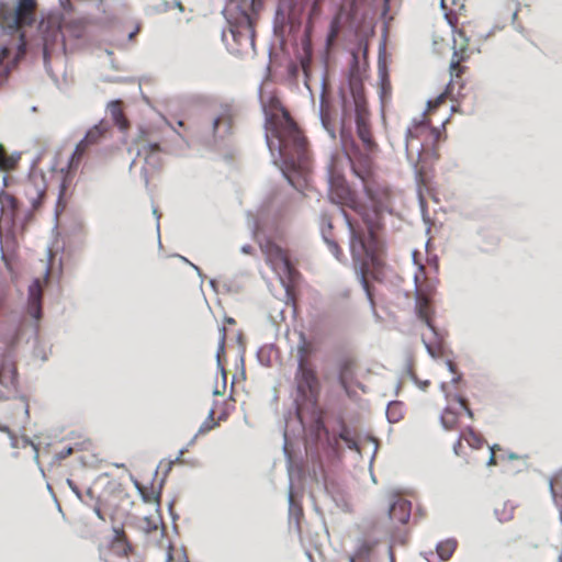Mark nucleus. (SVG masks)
<instances>
[{
    "mask_svg": "<svg viewBox=\"0 0 562 562\" xmlns=\"http://www.w3.org/2000/svg\"><path fill=\"white\" fill-rule=\"evenodd\" d=\"M412 503L400 495H392L389 516L394 522L406 525L409 521Z\"/></svg>",
    "mask_w": 562,
    "mask_h": 562,
    "instance_id": "obj_16",
    "label": "nucleus"
},
{
    "mask_svg": "<svg viewBox=\"0 0 562 562\" xmlns=\"http://www.w3.org/2000/svg\"><path fill=\"white\" fill-rule=\"evenodd\" d=\"M375 542L363 541L356 550L355 558L359 561H369Z\"/></svg>",
    "mask_w": 562,
    "mask_h": 562,
    "instance_id": "obj_29",
    "label": "nucleus"
},
{
    "mask_svg": "<svg viewBox=\"0 0 562 562\" xmlns=\"http://www.w3.org/2000/svg\"><path fill=\"white\" fill-rule=\"evenodd\" d=\"M69 484H70V486H71L72 491H74L78 496H80L79 491H78L76 487H74V486H72L71 482H69Z\"/></svg>",
    "mask_w": 562,
    "mask_h": 562,
    "instance_id": "obj_52",
    "label": "nucleus"
},
{
    "mask_svg": "<svg viewBox=\"0 0 562 562\" xmlns=\"http://www.w3.org/2000/svg\"><path fill=\"white\" fill-rule=\"evenodd\" d=\"M364 192L373 203L369 209L361 203L344 176L333 172L329 179V199L342 207V214L350 232V251L360 265V281L369 300L373 303L367 273L371 266H378L381 243L376 232L381 227V211L389 205L391 192L386 188H373L364 183Z\"/></svg>",
    "mask_w": 562,
    "mask_h": 562,
    "instance_id": "obj_1",
    "label": "nucleus"
},
{
    "mask_svg": "<svg viewBox=\"0 0 562 562\" xmlns=\"http://www.w3.org/2000/svg\"><path fill=\"white\" fill-rule=\"evenodd\" d=\"M229 7L250 21L251 15L258 13L262 8V0H229Z\"/></svg>",
    "mask_w": 562,
    "mask_h": 562,
    "instance_id": "obj_23",
    "label": "nucleus"
},
{
    "mask_svg": "<svg viewBox=\"0 0 562 562\" xmlns=\"http://www.w3.org/2000/svg\"><path fill=\"white\" fill-rule=\"evenodd\" d=\"M266 138L270 150L277 149L288 169L302 170L307 164V140L281 100L269 97L263 104Z\"/></svg>",
    "mask_w": 562,
    "mask_h": 562,
    "instance_id": "obj_2",
    "label": "nucleus"
},
{
    "mask_svg": "<svg viewBox=\"0 0 562 562\" xmlns=\"http://www.w3.org/2000/svg\"><path fill=\"white\" fill-rule=\"evenodd\" d=\"M357 363L355 359L346 357L338 363V381L341 387L348 393L350 384L356 379Z\"/></svg>",
    "mask_w": 562,
    "mask_h": 562,
    "instance_id": "obj_19",
    "label": "nucleus"
},
{
    "mask_svg": "<svg viewBox=\"0 0 562 562\" xmlns=\"http://www.w3.org/2000/svg\"><path fill=\"white\" fill-rule=\"evenodd\" d=\"M297 0H281L283 4H286L288 7H292L296 3Z\"/></svg>",
    "mask_w": 562,
    "mask_h": 562,
    "instance_id": "obj_42",
    "label": "nucleus"
},
{
    "mask_svg": "<svg viewBox=\"0 0 562 562\" xmlns=\"http://www.w3.org/2000/svg\"><path fill=\"white\" fill-rule=\"evenodd\" d=\"M223 419H225L224 415L218 416V420H223Z\"/></svg>",
    "mask_w": 562,
    "mask_h": 562,
    "instance_id": "obj_53",
    "label": "nucleus"
},
{
    "mask_svg": "<svg viewBox=\"0 0 562 562\" xmlns=\"http://www.w3.org/2000/svg\"><path fill=\"white\" fill-rule=\"evenodd\" d=\"M260 250L265 256L266 263L279 277L281 283L290 294V284L294 282L297 271L291 262L290 252L271 238L260 243Z\"/></svg>",
    "mask_w": 562,
    "mask_h": 562,
    "instance_id": "obj_4",
    "label": "nucleus"
},
{
    "mask_svg": "<svg viewBox=\"0 0 562 562\" xmlns=\"http://www.w3.org/2000/svg\"><path fill=\"white\" fill-rule=\"evenodd\" d=\"M8 72V67L5 66L3 58L0 57V87L7 80Z\"/></svg>",
    "mask_w": 562,
    "mask_h": 562,
    "instance_id": "obj_40",
    "label": "nucleus"
},
{
    "mask_svg": "<svg viewBox=\"0 0 562 562\" xmlns=\"http://www.w3.org/2000/svg\"><path fill=\"white\" fill-rule=\"evenodd\" d=\"M160 143V138L151 128H140L134 139L137 156L142 157L145 164L154 170L162 166Z\"/></svg>",
    "mask_w": 562,
    "mask_h": 562,
    "instance_id": "obj_7",
    "label": "nucleus"
},
{
    "mask_svg": "<svg viewBox=\"0 0 562 562\" xmlns=\"http://www.w3.org/2000/svg\"><path fill=\"white\" fill-rule=\"evenodd\" d=\"M446 16H447V19H448L449 23H450L451 25H453V20H452V18L450 16V14H448V13H447V14H446Z\"/></svg>",
    "mask_w": 562,
    "mask_h": 562,
    "instance_id": "obj_51",
    "label": "nucleus"
},
{
    "mask_svg": "<svg viewBox=\"0 0 562 562\" xmlns=\"http://www.w3.org/2000/svg\"><path fill=\"white\" fill-rule=\"evenodd\" d=\"M462 441H465L471 449V454L468 456L470 460L486 467L492 464V446L480 434L472 429L463 431L453 446V450L458 456L467 454L462 450Z\"/></svg>",
    "mask_w": 562,
    "mask_h": 562,
    "instance_id": "obj_11",
    "label": "nucleus"
},
{
    "mask_svg": "<svg viewBox=\"0 0 562 562\" xmlns=\"http://www.w3.org/2000/svg\"><path fill=\"white\" fill-rule=\"evenodd\" d=\"M234 123V112L229 106H224L221 113L214 119L213 132L220 137H224L232 132Z\"/></svg>",
    "mask_w": 562,
    "mask_h": 562,
    "instance_id": "obj_20",
    "label": "nucleus"
},
{
    "mask_svg": "<svg viewBox=\"0 0 562 562\" xmlns=\"http://www.w3.org/2000/svg\"><path fill=\"white\" fill-rule=\"evenodd\" d=\"M311 435H313L317 441L324 440L326 446L334 451L339 449V441L342 440L348 449L361 453V449L356 438L352 436L351 429L342 419L339 420V431L335 436H330L329 430L321 418L316 419L311 426Z\"/></svg>",
    "mask_w": 562,
    "mask_h": 562,
    "instance_id": "obj_8",
    "label": "nucleus"
},
{
    "mask_svg": "<svg viewBox=\"0 0 562 562\" xmlns=\"http://www.w3.org/2000/svg\"><path fill=\"white\" fill-rule=\"evenodd\" d=\"M411 374V379L413 380V382L423 391H425L429 385H430V381L429 380H419L417 378V375L414 373V372H409Z\"/></svg>",
    "mask_w": 562,
    "mask_h": 562,
    "instance_id": "obj_39",
    "label": "nucleus"
},
{
    "mask_svg": "<svg viewBox=\"0 0 562 562\" xmlns=\"http://www.w3.org/2000/svg\"><path fill=\"white\" fill-rule=\"evenodd\" d=\"M36 8V0H19L13 18L14 27L20 29L32 25L35 20Z\"/></svg>",
    "mask_w": 562,
    "mask_h": 562,
    "instance_id": "obj_15",
    "label": "nucleus"
},
{
    "mask_svg": "<svg viewBox=\"0 0 562 562\" xmlns=\"http://www.w3.org/2000/svg\"><path fill=\"white\" fill-rule=\"evenodd\" d=\"M306 471L308 476L317 483L325 480V468L318 454L307 458Z\"/></svg>",
    "mask_w": 562,
    "mask_h": 562,
    "instance_id": "obj_24",
    "label": "nucleus"
},
{
    "mask_svg": "<svg viewBox=\"0 0 562 562\" xmlns=\"http://www.w3.org/2000/svg\"><path fill=\"white\" fill-rule=\"evenodd\" d=\"M104 562H126V561H124V559L116 558V559H112V560L105 559Z\"/></svg>",
    "mask_w": 562,
    "mask_h": 562,
    "instance_id": "obj_43",
    "label": "nucleus"
},
{
    "mask_svg": "<svg viewBox=\"0 0 562 562\" xmlns=\"http://www.w3.org/2000/svg\"><path fill=\"white\" fill-rule=\"evenodd\" d=\"M445 2H446V0H441V5H442L443 8H446Z\"/></svg>",
    "mask_w": 562,
    "mask_h": 562,
    "instance_id": "obj_54",
    "label": "nucleus"
},
{
    "mask_svg": "<svg viewBox=\"0 0 562 562\" xmlns=\"http://www.w3.org/2000/svg\"><path fill=\"white\" fill-rule=\"evenodd\" d=\"M224 340H225V328L223 327L222 328V347L224 346Z\"/></svg>",
    "mask_w": 562,
    "mask_h": 562,
    "instance_id": "obj_46",
    "label": "nucleus"
},
{
    "mask_svg": "<svg viewBox=\"0 0 562 562\" xmlns=\"http://www.w3.org/2000/svg\"><path fill=\"white\" fill-rule=\"evenodd\" d=\"M50 269L47 268L43 278H35L27 289V301L25 315L33 321V329L37 331L38 323L42 318V299L45 286L48 284Z\"/></svg>",
    "mask_w": 562,
    "mask_h": 562,
    "instance_id": "obj_12",
    "label": "nucleus"
},
{
    "mask_svg": "<svg viewBox=\"0 0 562 562\" xmlns=\"http://www.w3.org/2000/svg\"><path fill=\"white\" fill-rule=\"evenodd\" d=\"M389 554H390V560H391V562H395L394 552H393V549H392V548H390V550H389Z\"/></svg>",
    "mask_w": 562,
    "mask_h": 562,
    "instance_id": "obj_44",
    "label": "nucleus"
},
{
    "mask_svg": "<svg viewBox=\"0 0 562 562\" xmlns=\"http://www.w3.org/2000/svg\"><path fill=\"white\" fill-rule=\"evenodd\" d=\"M250 249L251 247L250 246H245L243 247V251L246 252V254H249L250 252Z\"/></svg>",
    "mask_w": 562,
    "mask_h": 562,
    "instance_id": "obj_48",
    "label": "nucleus"
},
{
    "mask_svg": "<svg viewBox=\"0 0 562 562\" xmlns=\"http://www.w3.org/2000/svg\"><path fill=\"white\" fill-rule=\"evenodd\" d=\"M324 239H325V243L327 244L329 251L335 256V258L337 260H341L342 250L339 247V245L334 239H330L326 236L324 237Z\"/></svg>",
    "mask_w": 562,
    "mask_h": 562,
    "instance_id": "obj_36",
    "label": "nucleus"
},
{
    "mask_svg": "<svg viewBox=\"0 0 562 562\" xmlns=\"http://www.w3.org/2000/svg\"><path fill=\"white\" fill-rule=\"evenodd\" d=\"M214 415H215V411L211 409L209 413L207 419L201 425V427L199 429L200 434H205V432L212 430L213 428H215L216 426H218V422H215Z\"/></svg>",
    "mask_w": 562,
    "mask_h": 562,
    "instance_id": "obj_34",
    "label": "nucleus"
},
{
    "mask_svg": "<svg viewBox=\"0 0 562 562\" xmlns=\"http://www.w3.org/2000/svg\"><path fill=\"white\" fill-rule=\"evenodd\" d=\"M424 274H425V268H424V266H419L418 273H416L415 277L418 276V283L420 285H423L425 291H426L425 296L430 299L431 294L435 291V285L430 281H428L426 279H424L422 281L420 279H422V277H424Z\"/></svg>",
    "mask_w": 562,
    "mask_h": 562,
    "instance_id": "obj_32",
    "label": "nucleus"
},
{
    "mask_svg": "<svg viewBox=\"0 0 562 562\" xmlns=\"http://www.w3.org/2000/svg\"><path fill=\"white\" fill-rule=\"evenodd\" d=\"M3 210L10 211L15 216L19 210V201L12 194H4L0 198Z\"/></svg>",
    "mask_w": 562,
    "mask_h": 562,
    "instance_id": "obj_30",
    "label": "nucleus"
},
{
    "mask_svg": "<svg viewBox=\"0 0 562 562\" xmlns=\"http://www.w3.org/2000/svg\"><path fill=\"white\" fill-rule=\"evenodd\" d=\"M296 401L315 406L321 394V382L316 367L296 368L294 374Z\"/></svg>",
    "mask_w": 562,
    "mask_h": 562,
    "instance_id": "obj_9",
    "label": "nucleus"
},
{
    "mask_svg": "<svg viewBox=\"0 0 562 562\" xmlns=\"http://www.w3.org/2000/svg\"><path fill=\"white\" fill-rule=\"evenodd\" d=\"M441 136V132L432 127L425 116L414 121L406 132L407 155L420 157L428 149L436 147Z\"/></svg>",
    "mask_w": 562,
    "mask_h": 562,
    "instance_id": "obj_5",
    "label": "nucleus"
},
{
    "mask_svg": "<svg viewBox=\"0 0 562 562\" xmlns=\"http://www.w3.org/2000/svg\"><path fill=\"white\" fill-rule=\"evenodd\" d=\"M340 135L342 140L347 138V136H350V127L347 126V111L346 108L344 109V115L341 120V128H340Z\"/></svg>",
    "mask_w": 562,
    "mask_h": 562,
    "instance_id": "obj_38",
    "label": "nucleus"
},
{
    "mask_svg": "<svg viewBox=\"0 0 562 562\" xmlns=\"http://www.w3.org/2000/svg\"><path fill=\"white\" fill-rule=\"evenodd\" d=\"M366 0H353V4L355 7H357L358 4H362Z\"/></svg>",
    "mask_w": 562,
    "mask_h": 562,
    "instance_id": "obj_49",
    "label": "nucleus"
},
{
    "mask_svg": "<svg viewBox=\"0 0 562 562\" xmlns=\"http://www.w3.org/2000/svg\"><path fill=\"white\" fill-rule=\"evenodd\" d=\"M94 510H95V514H97L100 518H102L101 509H100L99 507H95V509H94Z\"/></svg>",
    "mask_w": 562,
    "mask_h": 562,
    "instance_id": "obj_50",
    "label": "nucleus"
},
{
    "mask_svg": "<svg viewBox=\"0 0 562 562\" xmlns=\"http://www.w3.org/2000/svg\"><path fill=\"white\" fill-rule=\"evenodd\" d=\"M467 59V49L461 46L459 50H454L450 61V81L447 86L446 91L440 94L434 102V106H438L443 102L446 98L458 99L463 97L462 90L464 83L462 81V75L465 74L468 67L463 66L462 63Z\"/></svg>",
    "mask_w": 562,
    "mask_h": 562,
    "instance_id": "obj_10",
    "label": "nucleus"
},
{
    "mask_svg": "<svg viewBox=\"0 0 562 562\" xmlns=\"http://www.w3.org/2000/svg\"><path fill=\"white\" fill-rule=\"evenodd\" d=\"M416 288V313L418 317L426 324V326L434 333L435 326L432 323L434 310L430 304V299L425 296V289L418 283V276L415 277Z\"/></svg>",
    "mask_w": 562,
    "mask_h": 562,
    "instance_id": "obj_14",
    "label": "nucleus"
},
{
    "mask_svg": "<svg viewBox=\"0 0 562 562\" xmlns=\"http://www.w3.org/2000/svg\"><path fill=\"white\" fill-rule=\"evenodd\" d=\"M350 161H351V168L353 170V173L357 177H359L363 182H366L367 178L370 175L369 160L368 159L364 160V166L362 168H358L356 162L353 161V159L351 157H350Z\"/></svg>",
    "mask_w": 562,
    "mask_h": 562,
    "instance_id": "obj_33",
    "label": "nucleus"
},
{
    "mask_svg": "<svg viewBox=\"0 0 562 562\" xmlns=\"http://www.w3.org/2000/svg\"><path fill=\"white\" fill-rule=\"evenodd\" d=\"M66 453L70 454L71 453V449L66 450Z\"/></svg>",
    "mask_w": 562,
    "mask_h": 562,
    "instance_id": "obj_55",
    "label": "nucleus"
},
{
    "mask_svg": "<svg viewBox=\"0 0 562 562\" xmlns=\"http://www.w3.org/2000/svg\"><path fill=\"white\" fill-rule=\"evenodd\" d=\"M403 404L401 402H391L386 407V416L391 423H397L403 418Z\"/></svg>",
    "mask_w": 562,
    "mask_h": 562,
    "instance_id": "obj_28",
    "label": "nucleus"
},
{
    "mask_svg": "<svg viewBox=\"0 0 562 562\" xmlns=\"http://www.w3.org/2000/svg\"><path fill=\"white\" fill-rule=\"evenodd\" d=\"M458 548V541L453 538L446 539L437 544V553L442 561L451 559Z\"/></svg>",
    "mask_w": 562,
    "mask_h": 562,
    "instance_id": "obj_27",
    "label": "nucleus"
},
{
    "mask_svg": "<svg viewBox=\"0 0 562 562\" xmlns=\"http://www.w3.org/2000/svg\"><path fill=\"white\" fill-rule=\"evenodd\" d=\"M426 349L432 358H438L443 355V346L441 341L435 344L425 342Z\"/></svg>",
    "mask_w": 562,
    "mask_h": 562,
    "instance_id": "obj_35",
    "label": "nucleus"
},
{
    "mask_svg": "<svg viewBox=\"0 0 562 562\" xmlns=\"http://www.w3.org/2000/svg\"><path fill=\"white\" fill-rule=\"evenodd\" d=\"M109 548L120 559H126L134 550L124 529L120 527L113 528Z\"/></svg>",
    "mask_w": 562,
    "mask_h": 562,
    "instance_id": "obj_17",
    "label": "nucleus"
},
{
    "mask_svg": "<svg viewBox=\"0 0 562 562\" xmlns=\"http://www.w3.org/2000/svg\"><path fill=\"white\" fill-rule=\"evenodd\" d=\"M21 160L20 153L8 154L2 144H0V169L3 171H12L16 169Z\"/></svg>",
    "mask_w": 562,
    "mask_h": 562,
    "instance_id": "obj_26",
    "label": "nucleus"
},
{
    "mask_svg": "<svg viewBox=\"0 0 562 562\" xmlns=\"http://www.w3.org/2000/svg\"><path fill=\"white\" fill-rule=\"evenodd\" d=\"M464 416L472 418V412L468 407L467 401L458 396L449 401L440 419L445 429L456 430L459 428L461 419Z\"/></svg>",
    "mask_w": 562,
    "mask_h": 562,
    "instance_id": "obj_13",
    "label": "nucleus"
},
{
    "mask_svg": "<svg viewBox=\"0 0 562 562\" xmlns=\"http://www.w3.org/2000/svg\"><path fill=\"white\" fill-rule=\"evenodd\" d=\"M316 346L312 340L306 339L304 334L300 335V342L296 348L297 368H314L313 357L316 353Z\"/></svg>",
    "mask_w": 562,
    "mask_h": 562,
    "instance_id": "obj_18",
    "label": "nucleus"
},
{
    "mask_svg": "<svg viewBox=\"0 0 562 562\" xmlns=\"http://www.w3.org/2000/svg\"><path fill=\"white\" fill-rule=\"evenodd\" d=\"M441 390L448 395V392H447V383L446 382H442L441 383Z\"/></svg>",
    "mask_w": 562,
    "mask_h": 562,
    "instance_id": "obj_45",
    "label": "nucleus"
},
{
    "mask_svg": "<svg viewBox=\"0 0 562 562\" xmlns=\"http://www.w3.org/2000/svg\"><path fill=\"white\" fill-rule=\"evenodd\" d=\"M109 126L104 122H100L92 126L86 134V136L77 144L67 166L60 168L58 171L59 184V196H64L68 188L72 184L75 176L83 160V158L90 151V148L102 139L104 134L108 132Z\"/></svg>",
    "mask_w": 562,
    "mask_h": 562,
    "instance_id": "obj_3",
    "label": "nucleus"
},
{
    "mask_svg": "<svg viewBox=\"0 0 562 562\" xmlns=\"http://www.w3.org/2000/svg\"><path fill=\"white\" fill-rule=\"evenodd\" d=\"M0 384L7 390H15L18 385L16 366L9 360H3L0 364Z\"/></svg>",
    "mask_w": 562,
    "mask_h": 562,
    "instance_id": "obj_22",
    "label": "nucleus"
},
{
    "mask_svg": "<svg viewBox=\"0 0 562 562\" xmlns=\"http://www.w3.org/2000/svg\"><path fill=\"white\" fill-rule=\"evenodd\" d=\"M352 98L355 103V121L357 127V135L363 144V147L368 151H374L378 145L373 138L370 111L368 109L367 101L363 95L362 87H352Z\"/></svg>",
    "mask_w": 562,
    "mask_h": 562,
    "instance_id": "obj_6",
    "label": "nucleus"
},
{
    "mask_svg": "<svg viewBox=\"0 0 562 562\" xmlns=\"http://www.w3.org/2000/svg\"><path fill=\"white\" fill-rule=\"evenodd\" d=\"M167 562H189V560L183 549L170 547Z\"/></svg>",
    "mask_w": 562,
    "mask_h": 562,
    "instance_id": "obj_31",
    "label": "nucleus"
},
{
    "mask_svg": "<svg viewBox=\"0 0 562 562\" xmlns=\"http://www.w3.org/2000/svg\"><path fill=\"white\" fill-rule=\"evenodd\" d=\"M445 364L448 371L451 373V382L458 383L461 379V375L458 373L457 364L452 360H446Z\"/></svg>",
    "mask_w": 562,
    "mask_h": 562,
    "instance_id": "obj_37",
    "label": "nucleus"
},
{
    "mask_svg": "<svg viewBox=\"0 0 562 562\" xmlns=\"http://www.w3.org/2000/svg\"><path fill=\"white\" fill-rule=\"evenodd\" d=\"M47 55H48V46H47V44H45V46H44V57L47 58Z\"/></svg>",
    "mask_w": 562,
    "mask_h": 562,
    "instance_id": "obj_47",
    "label": "nucleus"
},
{
    "mask_svg": "<svg viewBox=\"0 0 562 562\" xmlns=\"http://www.w3.org/2000/svg\"><path fill=\"white\" fill-rule=\"evenodd\" d=\"M499 450L498 446L497 445H494V461H493V464L496 465L497 464V451Z\"/></svg>",
    "mask_w": 562,
    "mask_h": 562,
    "instance_id": "obj_41",
    "label": "nucleus"
},
{
    "mask_svg": "<svg viewBox=\"0 0 562 562\" xmlns=\"http://www.w3.org/2000/svg\"><path fill=\"white\" fill-rule=\"evenodd\" d=\"M25 195L30 199L32 209L38 210L43 203L46 193V187L43 182L38 183L34 180L27 181L23 187Z\"/></svg>",
    "mask_w": 562,
    "mask_h": 562,
    "instance_id": "obj_21",
    "label": "nucleus"
},
{
    "mask_svg": "<svg viewBox=\"0 0 562 562\" xmlns=\"http://www.w3.org/2000/svg\"><path fill=\"white\" fill-rule=\"evenodd\" d=\"M109 112L115 125L119 126L120 130L125 131L128 128L130 123L128 120L124 115L123 103L120 100H114L109 103Z\"/></svg>",
    "mask_w": 562,
    "mask_h": 562,
    "instance_id": "obj_25",
    "label": "nucleus"
},
{
    "mask_svg": "<svg viewBox=\"0 0 562 562\" xmlns=\"http://www.w3.org/2000/svg\"><path fill=\"white\" fill-rule=\"evenodd\" d=\"M350 562H355V559H351V561H350Z\"/></svg>",
    "mask_w": 562,
    "mask_h": 562,
    "instance_id": "obj_56",
    "label": "nucleus"
}]
</instances>
